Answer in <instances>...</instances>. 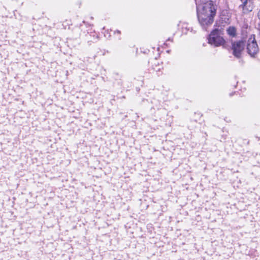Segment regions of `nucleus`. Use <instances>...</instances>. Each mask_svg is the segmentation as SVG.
Listing matches in <instances>:
<instances>
[{
    "label": "nucleus",
    "instance_id": "obj_3",
    "mask_svg": "<svg viewBox=\"0 0 260 260\" xmlns=\"http://www.w3.org/2000/svg\"><path fill=\"white\" fill-rule=\"evenodd\" d=\"M247 49L248 54L252 56H254L257 53L258 49L254 35H251L249 37Z\"/></svg>",
    "mask_w": 260,
    "mask_h": 260
},
{
    "label": "nucleus",
    "instance_id": "obj_4",
    "mask_svg": "<svg viewBox=\"0 0 260 260\" xmlns=\"http://www.w3.org/2000/svg\"><path fill=\"white\" fill-rule=\"evenodd\" d=\"M244 47L245 43L242 41H237L233 43L232 49L233 55L236 57L240 58L244 49Z\"/></svg>",
    "mask_w": 260,
    "mask_h": 260
},
{
    "label": "nucleus",
    "instance_id": "obj_1",
    "mask_svg": "<svg viewBox=\"0 0 260 260\" xmlns=\"http://www.w3.org/2000/svg\"><path fill=\"white\" fill-rule=\"evenodd\" d=\"M197 10L199 22L203 29H206L212 24L216 15V6L211 1L198 4Z\"/></svg>",
    "mask_w": 260,
    "mask_h": 260
},
{
    "label": "nucleus",
    "instance_id": "obj_6",
    "mask_svg": "<svg viewBox=\"0 0 260 260\" xmlns=\"http://www.w3.org/2000/svg\"><path fill=\"white\" fill-rule=\"evenodd\" d=\"M226 32L228 35L231 37H235L237 35V30L234 26H230L226 29Z\"/></svg>",
    "mask_w": 260,
    "mask_h": 260
},
{
    "label": "nucleus",
    "instance_id": "obj_7",
    "mask_svg": "<svg viewBox=\"0 0 260 260\" xmlns=\"http://www.w3.org/2000/svg\"><path fill=\"white\" fill-rule=\"evenodd\" d=\"M257 17L258 18V19H260V9L259 10V11L257 12Z\"/></svg>",
    "mask_w": 260,
    "mask_h": 260
},
{
    "label": "nucleus",
    "instance_id": "obj_2",
    "mask_svg": "<svg viewBox=\"0 0 260 260\" xmlns=\"http://www.w3.org/2000/svg\"><path fill=\"white\" fill-rule=\"evenodd\" d=\"M221 30L218 29H215L211 31L208 38V43L215 47L223 45L225 41L221 36Z\"/></svg>",
    "mask_w": 260,
    "mask_h": 260
},
{
    "label": "nucleus",
    "instance_id": "obj_5",
    "mask_svg": "<svg viewBox=\"0 0 260 260\" xmlns=\"http://www.w3.org/2000/svg\"><path fill=\"white\" fill-rule=\"evenodd\" d=\"M241 6L245 13L251 11L253 8L251 0H245Z\"/></svg>",
    "mask_w": 260,
    "mask_h": 260
}]
</instances>
